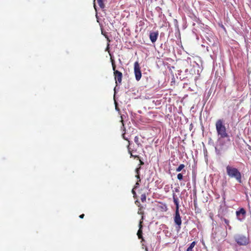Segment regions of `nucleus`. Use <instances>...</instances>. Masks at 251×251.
Masks as SVG:
<instances>
[{
	"mask_svg": "<svg viewBox=\"0 0 251 251\" xmlns=\"http://www.w3.org/2000/svg\"><path fill=\"white\" fill-rule=\"evenodd\" d=\"M121 122H122V123H123V125L124 126L123 120V119H122Z\"/></svg>",
	"mask_w": 251,
	"mask_h": 251,
	"instance_id": "obj_31",
	"label": "nucleus"
},
{
	"mask_svg": "<svg viewBox=\"0 0 251 251\" xmlns=\"http://www.w3.org/2000/svg\"><path fill=\"white\" fill-rule=\"evenodd\" d=\"M123 138L125 140H126L128 142L129 140L128 139V138H126V136H125V134H123Z\"/></svg>",
	"mask_w": 251,
	"mask_h": 251,
	"instance_id": "obj_24",
	"label": "nucleus"
},
{
	"mask_svg": "<svg viewBox=\"0 0 251 251\" xmlns=\"http://www.w3.org/2000/svg\"><path fill=\"white\" fill-rule=\"evenodd\" d=\"M158 36V31L152 32L150 34V39L152 43H154Z\"/></svg>",
	"mask_w": 251,
	"mask_h": 251,
	"instance_id": "obj_10",
	"label": "nucleus"
},
{
	"mask_svg": "<svg viewBox=\"0 0 251 251\" xmlns=\"http://www.w3.org/2000/svg\"><path fill=\"white\" fill-rule=\"evenodd\" d=\"M109 44L108 43L106 50H109Z\"/></svg>",
	"mask_w": 251,
	"mask_h": 251,
	"instance_id": "obj_29",
	"label": "nucleus"
},
{
	"mask_svg": "<svg viewBox=\"0 0 251 251\" xmlns=\"http://www.w3.org/2000/svg\"><path fill=\"white\" fill-rule=\"evenodd\" d=\"M196 244V242L195 241H193L191 243L189 247L187 248L186 251H193V249L195 247Z\"/></svg>",
	"mask_w": 251,
	"mask_h": 251,
	"instance_id": "obj_15",
	"label": "nucleus"
},
{
	"mask_svg": "<svg viewBox=\"0 0 251 251\" xmlns=\"http://www.w3.org/2000/svg\"><path fill=\"white\" fill-rule=\"evenodd\" d=\"M134 142L137 144L138 147L142 146V144H141V143H140V142L139 141V138L138 136H136L135 137V138H134Z\"/></svg>",
	"mask_w": 251,
	"mask_h": 251,
	"instance_id": "obj_16",
	"label": "nucleus"
},
{
	"mask_svg": "<svg viewBox=\"0 0 251 251\" xmlns=\"http://www.w3.org/2000/svg\"><path fill=\"white\" fill-rule=\"evenodd\" d=\"M138 207H139V209H138V214H139V215H142V218H141V220H143L144 219V212L142 211V209L143 208V207L141 205V204H139V205H138Z\"/></svg>",
	"mask_w": 251,
	"mask_h": 251,
	"instance_id": "obj_14",
	"label": "nucleus"
},
{
	"mask_svg": "<svg viewBox=\"0 0 251 251\" xmlns=\"http://www.w3.org/2000/svg\"><path fill=\"white\" fill-rule=\"evenodd\" d=\"M140 169V167L136 169L135 172H136V174H137V175L139 174Z\"/></svg>",
	"mask_w": 251,
	"mask_h": 251,
	"instance_id": "obj_21",
	"label": "nucleus"
},
{
	"mask_svg": "<svg viewBox=\"0 0 251 251\" xmlns=\"http://www.w3.org/2000/svg\"><path fill=\"white\" fill-rule=\"evenodd\" d=\"M139 160V162H140V165H143L144 164V163L143 161H142L141 159H140V157L139 158V159H138Z\"/></svg>",
	"mask_w": 251,
	"mask_h": 251,
	"instance_id": "obj_23",
	"label": "nucleus"
},
{
	"mask_svg": "<svg viewBox=\"0 0 251 251\" xmlns=\"http://www.w3.org/2000/svg\"><path fill=\"white\" fill-rule=\"evenodd\" d=\"M226 174L230 178H235L237 182L242 183V175L241 172L236 168L227 165L226 167Z\"/></svg>",
	"mask_w": 251,
	"mask_h": 251,
	"instance_id": "obj_1",
	"label": "nucleus"
},
{
	"mask_svg": "<svg viewBox=\"0 0 251 251\" xmlns=\"http://www.w3.org/2000/svg\"><path fill=\"white\" fill-rule=\"evenodd\" d=\"M218 142L221 150L227 149L231 145V141L229 136L227 138L219 137Z\"/></svg>",
	"mask_w": 251,
	"mask_h": 251,
	"instance_id": "obj_4",
	"label": "nucleus"
},
{
	"mask_svg": "<svg viewBox=\"0 0 251 251\" xmlns=\"http://www.w3.org/2000/svg\"><path fill=\"white\" fill-rule=\"evenodd\" d=\"M134 71L136 80H140L142 76V74L140 70V65L138 62H135L134 63Z\"/></svg>",
	"mask_w": 251,
	"mask_h": 251,
	"instance_id": "obj_7",
	"label": "nucleus"
},
{
	"mask_svg": "<svg viewBox=\"0 0 251 251\" xmlns=\"http://www.w3.org/2000/svg\"><path fill=\"white\" fill-rule=\"evenodd\" d=\"M223 220L224 221V222L226 224V226H227L228 227V228L229 229H230L231 226L229 225V221L227 219H225V218H224Z\"/></svg>",
	"mask_w": 251,
	"mask_h": 251,
	"instance_id": "obj_20",
	"label": "nucleus"
},
{
	"mask_svg": "<svg viewBox=\"0 0 251 251\" xmlns=\"http://www.w3.org/2000/svg\"><path fill=\"white\" fill-rule=\"evenodd\" d=\"M105 38L107 39V40L108 42H110V40L109 39V38H108V37L107 36V35H105Z\"/></svg>",
	"mask_w": 251,
	"mask_h": 251,
	"instance_id": "obj_27",
	"label": "nucleus"
},
{
	"mask_svg": "<svg viewBox=\"0 0 251 251\" xmlns=\"http://www.w3.org/2000/svg\"><path fill=\"white\" fill-rule=\"evenodd\" d=\"M84 217V214H81V215H80L79 216V218H81V219L83 218Z\"/></svg>",
	"mask_w": 251,
	"mask_h": 251,
	"instance_id": "obj_28",
	"label": "nucleus"
},
{
	"mask_svg": "<svg viewBox=\"0 0 251 251\" xmlns=\"http://www.w3.org/2000/svg\"><path fill=\"white\" fill-rule=\"evenodd\" d=\"M174 220L176 225V229L177 231L178 232L181 228L182 221L179 210H177V209L175 211Z\"/></svg>",
	"mask_w": 251,
	"mask_h": 251,
	"instance_id": "obj_6",
	"label": "nucleus"
},
{
	"mask_svg": "<svg viewBox=\"0 0 251 251\" xmlns=\"http://www.w3.org/2000/svg\"><path fill=\"white\" fill-rule=\"evenodd\" d=\"M127 149L128 153L130 155V157H133L134 158H136V159H139L140 156L136 154V153L137 152V149H132L130 147V143L129 141H128V144L127 146Z\"/></svg>",
	"mask_w": 251,
	"mask_h": 251,
	"instance_id": "obj_8",
	"label": "nucleus"
},
{
	"mask_svg": "<svg viewBox=\"0 0 251 251\" xmlns=\"http://www.w3.org/2000/svg\"><path fill=\"white\" fill-rule=\"evenodd\" d=\"M215 126L218 135L220 136V137L227 138L228 137L223 120L219 119L217 120Z\"/></svg>",
	"mask_w": 251,
	"mask_h": 251,
	"instance_id": "obj_2",
	"label": "nucleus"
},
{
	"mask_svg": "<svg viewBox=\"0 0 251 251\" xmlns=\"http://www.w3.org/2000/svg\"><path fill=\"white\" fill-rule=\"evenodd\" d=\"M183 173H179L177 175V178L179 180L181 181L183 179Z\"/></svg>",
	"mask_w": 251,
	"mask_h": 251,
	"instance_id": "obj_19",
	"label": "nucleus"
},
{
	"mask_svg": "<svg viewBox=\"0 0 251 251\" xmlns=\"http://www.w3.org/2000/svg\"><path fill=\"white\" fill-rule=\"evenodd\" d=\"M132 193H133V194H135V192L134 191V190H133V189H132Z\"/></svg>",
	"mask_w": 251,
	"mask_h": 251,
	"instance_id": "obj_30",
	"label": "nucleus"
},
{
	"mask_svg": "<svg viewBox=\"0 0 251 251\" xmlns=\"http://www.w3.org/2000/svg\"><path fill=\"white\" fill-rule=\"evenodd\" d=\"M147 251H148L147 249H146Z\"/></svg>",
	"mask_w": 251,
	"mask_h": 251,
	"instance_id": "obj_32",
	"label": "nucleus"
},
{
	"mask_svg": "<svg viewBox=\"0 0 251 251\" xmlns=\"http://www.w3.org/2000/svg\"><path fill=\"white\" fill-rule=\"evenodd\" d=\"M111 62H112V69H113V70L114 71V75L115 76V79L116 81V83H117V82H118L119 83H121L122 82V76H123L122 73L121 72H119V71L116 70V65L115 63V61L112 58H111Z\"/></svg>",
	"mask_w": 251,
	"mask_h": 251,
	"instance_id": "obj_5",
	"label": "nucleus"
},
{
	"mask_svg": "<svg viewBox=\"0 0 251 251\" xmlns=\"http://www.w3.org/2000/svg\"><path fill=\"white\" fill-rule=\"evenodd\" d=\"M98 3L100 7L101 8H103L104 7V4L103 3V0H97Z\"/></svg>",
	"mask_w": 251,
	"mask_h": 251,
	"instance_id": "obj_17",
	"label": "nucleus"
},
{
	"mask_svg": "<svg viewBox=\"0 0 251 251\" xmlns=\"http://www.w3.org/2000/svg\"><path fill=\"white\" fill-rule=\"evenodd\" d=\"M235 241L240 246H246L250 243L249 236L238 234L235 236Z\"/></svg>",
	"mask_w": 251,
	"mask_h": 251,
	"instance_id": "obj_3",
	"label": "nucleus"
},
{
	"mask_svg": "<svg viewBox=\"0 0 251 251\" xmlns=\"http://www.w3.org/2000/svg\"><path fill=\"white\" fill-rule=\"evenodd\" d=\"M139 181L138 180L137 182L136 183L135 188L137 187L138 186V185H139Z\"/></svg>",
	"mask_w": 251,
	"mask_h": 251,
	"instance_id": "obj_26",
	"label": "nucleus"
},
{
	"mask_svg": "<svg viewBox=\"0 0 251 251\" xmlns=\"http://www.w3.org/2000/svg\"><path fill=\"white\" fill-rule=\"evenodd\" d=\"M135 177L138 179V180L139 181H141V179H140V175L139 174H136Z\"/></svg>",
	"mask_w": 251,
	"mask_h": 251,
	"instance_id": "obj_22",
	"label": "nucleus"
},
{
	"mask_svg": "<svg viewBox=\"0 0 251 251\" xmlns=\"http://www.w3.org/2000/svg\"><path fill=\"white\" fill-rule=\"evenodd\" d=\"M173 201L174 202V203L176 205V210H179V202L178 199L175 197V195L174 194L173 195Z\"/></svg>",
	"mask_w": 251,
	"mask_h": 251,
	"instance_id": "obj_13",
	"label": "nucleus"
},
{
	"mask_svg": "<svg viewBox=\"0 0 251 251\" xmlns=\"http://www.w3.org/2000/svg\"><path fill=\"white\" fill-rule=\"evenodd\" d=\"M141 200L142 202H144L146 201V194H143L141 196Z\"/></svg>",
	"mask_w": 251,
	"mask_h": 251,
	"instance_id": "obj_18",
	"label": "nucleus"
},
{
	"mask_svg": "<svg viewBox=\"0 0 251 251\" xmlns=\"http://www.w3.org/2000/svg\"><path fill=\"white\" fill-rule=\"evenodd\" d=\"M185 166L183 164H180L177 168H176V172H180L182 170V173H185L186 171L184 170Z\"/></svg>",
	"mask_w": 251,
	"mask_h": 251,
	"instance_id": "obj_12",
	"label": "nucleus"
},
{
	"mask_svg": "<svg viewBox=\"0 0 251 251\" xmlns=\"http://www.w3.org/2000/svg\"><path fill=\"white\" fill-rule=\"evenodd\" d=\"M142 222L140 221V224H139V229L138 230L137 234L138 235V237L139 239H141L142 241H144V238L143 237V236H142Z\"/></svg>",
	"mask_w": 251,
	"mask_h": 251,
	"instance_id": "obj_11",
	"label": "nucleus"
},
{
	"mask_svg": "<svg viewBox=\"0 0 251 251\" xmlns=\"http://www.w3.org/2000/svg\"><path fill=\"white\" fill-rule=\"evenodd\" d=\"M237 219L241 221L244 219L246 216V212L244 208H241L238 211L236 212Z\"/></svg>",
	"mask_w": 251,
	"mask_h": 251,
	"instance_id": "obj_9",
	"label": "nucleus"
},
{
	"mask_svg": "<svg viewBox=\"0 0 251 251\" xmlns=\"http://www.w3.org/2000/svg\"><path fill=\"white\" fill-rule=\"evenodd\" d=\"M135 203L136 205H137L138 206V205H139V204H140V202L138 200L136 201Z\"/></svg>",
	"mask_w": 251,
	"mask_h": 251,
	"instance_id": "obj_25",
	"label": "nucleus"
}]
</instances>
